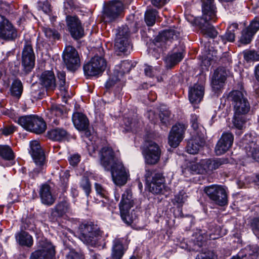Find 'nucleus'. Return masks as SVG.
<instances>
[{
	"label": "nucleus",
	"mask_w": 259,
	"mask_h": 259,
	"mask_svg": "<svg viewBox=\"0 0 259 259\" xmlns=\"http://www.w3.org/2000/svg\"><path fill=\"white\" fill-rule=\"evenodd\" d=\"M57 210H65L70 208L67 200H63L59 202L56 206Z\"/></svg>",
	"instance_id": "nucleus-60"
},
{
	"label": "nucleus",
	"mask_w": 259,
	"mask_h": 259,
	"mask_svg": "<svg viewBox=\"0 0 259 259\" xmlns=\"http://www.w3.org/2000/svg\"><path fill=\"white\" fill-rule=\"evenodd\" d=\"M78 237L84 243L92 246L103 248L105 245L101 232L91 222L80 225Z\"/></svg>",
	"instance_id": "nucleus-2"
},
{
	"label": "nucleus",
	"mask_w": 259,
	"mask_h": 259,
	"mask_svg": "<svg viewBox=\"0 0 259 259\" xmlns=\"http://www.w3.org/2000/svg\"><path fill=\"white\" fill-rule=\"evenodd\" d=\"M48 137L54 141H61L65 139L67 133L63 128H56L48 132Z\"/></svg>",
	"instance_id": "nucleus-34"
},
{
	"label": "nucleus",
	"mask_w": 259,
	"mask_h": 259,
	"mask_svg": "<svg viewBox=\"0 0 259 259\" xmlns=\"http://www.w3.org/2000/svg\"><path fill=\"white\" fill-rule=\"evenodd\" d=\"M80 186L87 196H89L91 191V185L89 178L85 177H83L80 182Z\"/></svg>",
	"instance_id": "nucleus-47"
},
{
	"label": "nucleus",
	"mask_w": 259,
	"mask_h": 259,
	"mask_svg": "<svg viewBox=\"0 0 259 259\" xmlns=\"http://www.w3.org/2000/svg\"><path fill=\"white\" fill-rule=\"evenodd\" d=\"M124 253L122 241L120 239H114L112 247L111 259H121Z\"/></svg>",
	"instance_id": "nucleus-31"
},
{
	"label": "nucleus",
	"mask_w": 259,
	"mask_h": 259,
	"mask_svg": "<svg viewBox=\"0 0 259 259\" xmlns=\"http://www.w3.org/2000/svg\"><path fill=\"white\" fill-rule=\"evenodd\" d=\"M17 36V31L10 21L0 14V38L12 40Z\"/></svg>",
	"instance_id": "nucleus-15"
},
{
	"label": "nucleus",
	"mask_w": 259,
	"mask_h": 259,
	"mask_svg": "<svg viewBox=\"0 0 259 259\" xmlns=\"http://www.w3.org/2000/svg\"><path fill=\"white\" fill-rule=\"evenodd\" d=\"M196 259H217V256L213 251H209L198 254Z\"/></svg>",
	"instance_id": "nucleus-57"
},
{
	"label": "nucleus",
	"mask_w": 259,
	"mask_h": 259,
	"mask_svg": "<svg viewBox=\"0 0 259 259\" xmlns=\"http://www.w3.org/2000/svg\"><path fill=\"white\" fill-rule=\"evenodd\" d=\"M186 198V195L185 192L181 191L179 194L175 195L172 199L174 205L177 206V209L182 208L183 204L184 203Z\"/></svg>",
	"instance_id": "nucleus-45"
},
{
	"label": "nucleus",
	"mask_w": 259,
	"mask_h": 259,
	"mask_svg": "<svg viewBox=\"0 0 259 259\" xmlns=\"http://www.w3.org/2000/svg\"><path fill=\"white\" fill-rule=\"evenodd\" d=\"M34 115L23 116L18 118L17 122L27 131L31 132L33 127V122L35 121L33 119Z\"/></svg>",
	"instance_id": "nucleus-38"
},
{
	"label": "nucleus",
	"mask_w": 259,
	"mask_h": 259,
	"mask_svg": "<svg viewBox=\"0 0 259 259\" xmlns=\"http://www.w3.org/2000/svg\"><path fill=\"white\" fill-rule=\"evenodd\" d=\"M120 215L123 222L127 225H131L136 219L133 211H120Z\"/></svg>",
	"instance_id": "nucleus-44"
},
{
	"label": "nucleus",
	"mask_w": 259,
	"mask_h": 259,
	"mask_svg": "<svg viewBox=\"0 0 259 259\" xmlns=\"http://www.w3.org/2000/svg\"><path fill=\"white\" fill-rule=\"evenodd\" d=\"M29 153L35 164L32 173L37 175L43 172L46 166V158L45 153L37 141H32L30 142Z\"/></svg>",
	"instance_id": "nucleus-5"
},
{
	"label": "nucleus",
	"mask_w": 259,
	"mask_h": 259,
	"mask_svg": "<svg viewBox=\"0 0 259 259\" xmlns=\"http://www.w3.org/2000/svg\"><path fill=\"white\" fill-rule=\"evenodd\" d=\"M184 124H177L173 126L168 136V144L171 147L176 148L184 138L185 131Z\"/></svg>",
	"instance_id": "nucleus-18"
},
{
	"label": "nucleus",
	"mask_w": 259,
	"mask_h": 259,
	"mask_svg": "<svg viewBox=\"0 0 259 259\" xmlns=\"http://www.w3.org/2000/svg\"><path fill=\"white\" fill-rule=\"evenodd\" d=\"M159 117L162 123L167 126L170 124L171 120V113L168 110H165L160 112Z\"/></svg>",
	"instance_id": "nucleus-46"
},
{
	"label": "nucleus",
	"mask_w": 259,
	"mask_h": 259,
	"mask_svg": "<svg viewBox=\"0 0 259 259\" xmlns=\"http://www.w3.org/2000/svg\"><path fill=\"white\" fill-rule=\"evenodd\" d=\"M58 81L56 83L55 76L52 71H45L43 72L40 77L39 81L41 84L47 90L53 91L57 85L61 91L66 89V74L64 71H59L57 73Z\"/></svg>",
	"instance_id": "nucleus-3"
},
{
	"label": "nucleus",
	"mask_w": 259,
	"mask_h": 259,
	"mask_svg": "<svg viewBox=\"0 0 259 259\" xmlns=\"http://www.w3.org/2000/svg\"><path fill=\"white\" fill-rule=\"evenodd\" d=\"M123 10V4L118 1H113L107 4L104 8L103 19L106 22L115 21L121 15Z\"/></svg>",
	"instance_id": "nucleus-7"
},
{
	"label": "nucleus",
	"mask_w": 259,
	"mask_h": 259,
	"mask_svg": "<svg viewBox=\"0 0 259 259\" xmlns=\"http://www.w3.org/2000/svg\"><path fill=\"white\" fill-rule=\"evenodd\" d=\"M204 142V136L202 134H199V136L193 135L192 139L188 142L186 147L187 152L191 154L198 153Z\"/></svg>",
	"instance_id": "nucleus-23"
},
{
	"label": "nucleus",
	"mask_w": 259,
	"mask_h": 259,
	"mask_svg": "<svg viewBox=\"0 0 259 259\" xmlns=\"http://www.w3.org/2000/svg\"><path fill=\"white\" fill-rule=\"evenodd\" d=\"M130 32L127 26H122L117 30L115 39L114 48L118 55L130 53L132 46L129 41Z\"/></svg>",
	"instance_id": "nucleus-4"
},
{
	"label": "nucleus",
	"mask_w": 259,
	"mask_h": 259,
	"mask_svg": "<svg viewBox=\"0 0 259 259\" xmlns=\"http://www.w3.org/2000/svg\"><path fill=\"white\" fill-rule=\"evenodd\" d=\"M185 175L188 172L191 174H199L205 172L204 166L201 164V160L199 163L191 162L183 170Z\"/></svg>",
	"instance_id": "nucleus-33"
},
{
	"label": "nucleus",
	"mask_w": 259,
	"mask_h": 259,
	"mask_svg": "<svg viewBox=\"0 0 259 259\" xmlns=\"http://www.w3.org/2000/svg\"><path fill=\"white\" fill-rule=\"evenodd\" d=\"M38 244L40 248L33 252L29 259H54L55 249L50 242L42 240L39 241Z\"/></svg>",
	"instance_id": "nucleus-13"
},
{
	"label": "nucleus",
	"mask_w": 259,
	"mask_h": 259,
	"mask_svg": "<svg viewBox=\"0 0 259 259\" xmlns=\"http://www.w3.org/2000/svg\"><path fill=\"white\" fill-rule=\"evenodd\" d=\"M209 22L213 21H207L205 22L202 20V18L201 19L200 22V32L205 37L213 38L218 35V32L215 28L209 23Z\"/></svg>",
	"instance_id": "nucleus-27"
},
{
	"label": "nucleus",
	"mask_w": 259,
	"mask_h": 259,
	"mask_svg": "<svg viewBox=\"0 0 259 259\" xmlns=\"http://www.w3.org/2000/svg\"><path fill=\"white\" fill-rule=\"evenodd\" d=\"M255 247L250 246L241 250L236 256H234L231 259H256L257 257V251Z\"/></svg>",
	"instance_id": "nucleus-29"
},
{
	"label": "nucleus",
	"mask_w": 259,
	"mask_h": 259,
	"mask_svg": "<svg viewBox=\"0 0 259 259\" xmlns=\"http://www.w3.org/2000/svg\"><path fill=\"white\" fill-rule=\"evenodd\" d=\"M221 236L219 228L217 227L214 229V231H212L210 230L209 232L206 233L201 231L199 235L197 237V241L198 242V245L199 246H202L204 242L207 240H214Z\"/></svg>",
	"instance_id": "nucleus-25"
},
{
	"label": "nucleus",
	"mask_w": 259,
	"mask_h": 259,
	"mask_svg": "<svg viewBox=\"0 0 259 259\" xmlns=\"http://www.w3.org/2000/svg\"><path fill=\"white\" fill-rule=\"evenodd\" d=\"M109 170L111 171L113 181L116 185L122 186L127 182L128 171L120 160L111 165Z\"/></svg>",
	"instance_id": "nucleus-10"
},
{
	"label": "nucleus",
	"mask_w": 259,
	"mask_h": 259,
	"mask_svg": "<svg viewBox=\"0 0 259 259\" xmlns=\"http://www.w3.org/2000/svg\"><path fill=\"white\" fill-rule=\"evenodd\" d=\"M234 136L231 132L223 133L215 145V154L221 155L225 153L232 146Z\"/></svg>",
	"instance_id": "nucleus-17"
},
{
	"label": "nucleus",
	"mask_w": 259,
	"mask_h": 259,
	"mask_svg": "<svg viewBox=\"0 0 259 259\" xmlns=\"http://www.w3.org/2000/svg\"><path fill=\"white\" fill-rule=\"evenodd\" d=\"M130 63L128 61H123L120 64V70L119 72L121 74L128 72L130 70Z\"/></svg>",
	"instance_id": "nucleus-62"
},
{
	"label": "nucleus",
	"mask_w": 259,
	"mask_h": 259,
	"mask_svg": "<svg viewBox=\"0 0 259 259\" xmlns=\"http://www.w3.org/2000/svg\"><path fill=\"white\" fill-rule=\"evenodd\" d=\"M66 259H84L83 255L74 249H70L66 255Z\"/></svg>",
	"instance_id": "nucleus-54"
},
{
	"label": "nucleus",
	"mask_w": 259,
	"mask_h": 259,
	"mask_svg": "<svg viewBox=\"0 0 259 259\" xmlns=\"http://www.w3.org/2000/svg\"><path fill=\"white\" fill-rule=\"evenodd\" d=\"M204 191L209 198L220 206H225L228 203L226 191L220 186L211 185L206 187Z\"/></svg>",
	"instance_id": "nucleus-9"
},
{
	"label": "nucleus",
	"mask_w": 259,
	"mask_h": 259,
	"mask_svg": "<svg viewBox=\"0 0 259 259\" xmlns=\"http://www.w3.org/2000/svg\"><path fill=\"white\" fill-rule=\"evenodd\" d=\"M222 42L225 44L227 41L230 42H233L235 40V34L234 32H232V30L227 29V30L224 35L219 36Z\"/></svg>",
	"instance_id": "nucleus-49"
},
{
	"label": "nucleus",
	"mask_w": 259,
	"mask_h": 259,
	"mask_svg": "<svg viewBox=\"0 0 259 259\" xmlns=\"http://www.w3.org/2000/svg\"><path fill=\"white\" fill-rule=\"evenodd\" d=\"M44 32L46 36L49 38L58 39L60 37V34L57 30L50 28H45Z\"/></svg>",
	"instance_id": "nucleus-53"
},
{
	"label": "nucleus",
	"mask_w": 259,
	"mask_h": 259,
	"mask_svg": "<svg viewBox=\"0 0 259 259\" xmlns=\"http://www.w3.org/2000/svg\"><path fill=\"white\" fill-rule=\"evenodd\" d=\"M64 62L67 69L74 71L80 66V59L78 52L75 49L71 46H68L63 55Z\"/></svg>",
	"instance_id": "nucleus-16"
},
{
	"label": "nucleus",
	"mask_w": 259,
	"mask_h": 259,
	"mask_svg": "<svg viewBox=\"0 0 259 259\" xmlns=\"http://www.w3.org/2000/svg\"><path fill=\"white\" fill-rule=\"evenodd\" d=\"M16 238L19 244L22 246L31 247L33 243L32 237L27 232L22 231L16 235Z\"/></svg>",
	"instance_id": "nucleus-32"
},
{
	"label": "nucleus",
	"mask_w": 259,
	"mask_h": 259,
	"mask_svg": "<svg viewBox=\"0 0 259 259\" xmlns=\"http://www.w3.org/2000/svg\"><path fill=\"white\" fill-rule=\"evenodd\" d=\"M179 34V33L176 32L175 30H165L159 33L156 38V41L157 42H160L174 39L178 37Z\"/></svg>",
	"instance_id": "nucleus-37"
},
{
	"label": "nucleus",
	"mask_w": 259,
	"mask_h": 259,
	"mask_svg": "<svg viewBox=\"0 0 259 259\" xmlns=\"http://www.w3.org/2000/svg\"><path fill=\"white\" fill-rule=\"evenodd\" d=\"M145 162L149 165L157 164L161 154L160 146L154 141H149L142 152Z\"/></svg>",
	"instance_id": "nucleus-8"
},
{
	"label": "nucleus",
	"mask_w": 259,
	"mask_h": 259,
	"mask_svg": "<svg viewBox=\"0 0 259 259\" xmlns=\"http://www.w3.org/2000/svg\"><path fill=\"white\" fill-rule=\"evenodd\" d=\"M30 94L31 97L34 100L41 98L42 95L39 87H36L34 85H32L31 87Z\"/></svg>",
	"instance_id": "nucleus-55"
},
{
	"label": "nucleus",
	"mask_w": 259,
	"mask_h": 259,
	"mask_svg": "<svg viewBox=\"0 0 259 259\" xmlns=\"http://www.w3.org/2000/svg\"><path fill=\"white\" fill-rule=\"evenodd\" d=\"M153 6L157 8H160L165 5L169 0H151Z\"/></svg>",
	"instance_id": "nucleus-63"
},
{
	"label": "nucleus",
	"mask_w": 259,
	"mask_h": 259,
	"mask_svg": "<svg viewBox=\"0 0 259 259\" xmlns=\"http://www.w3.org/2000/svg\"><path fill=\"white\" fill-rule=\"evenodd\" d=\"M227 73L223 68H218L216 69L212 76L211 86L213 90L218 91L224 85Z\"/></svg>",
	"instance_id": "nucleus-22"
},
{
	"label": "nucleus",
	"mask_w": 259,
	"mask_h": 259,
	"mask_svg": "<svg viewBox=\"0 0 259 259\" xmlns=\"http://www.w3.org/2000/svg\"><path fill=\"white\" fill-rule=\"evenodd\" d=\"M66 22L68 31L74 39H79L84 35V28L81 21L76 16L67 15Z\"/></svg>",
	"instance_id": "nucleus-12"
},
{
	"label": "nucleus",
	"mask_w": 259,
	"mask_h": 259,
	"mask_svg": "<svg viewBox=\"0 0 259 259\" xmlns=\"http://www.w3.org/2000/svg\"><path fill=\"white\" fill-rule=\"evenodd\" d=\"M190 122L191 126L194 130L193 135L199 136V134H202L204 136V129L203 127L198 122V116L196 114H192L191 116Z\"/></svg>",
	"instance_id": "nucleus-40"
},
{
	"label": "nucleus",
	"mask_w": 259,
	"mask_h": 259,
	"mask_svg": "<svg viewBox=\"0 0 259 259\" xmlns=\"http://www.w3.org/2000/svg\"><path fill=\"white\" fill-rule=\"evenodd\" d=\"M100 160L102 165L107 170L111 166L120 160L115 156L113 150L108 147H103L100 152Z\"/></svg>",
	"instance_id": "nucleus-20"
},
{
	"label": "nucleus",
	"mask_w": 259,
	"mask_h": 259,
	"mask_svg": "<svg viewBox=\"0 0 259 259\" xmlns=\"http://www.w3.org/2000/svg\"><path fill=\"white\" fill-rule=\"evenodd\" d=\"M33 119L35 120V121L33 122V127L31 128V132L37 134L44 133L46 130L47 125L44 119L41 117L34 115Z\"/></svg>",
	"instance_id": "nucleus-35"
},
{
	"label": "nucleus",
	"mask_w": 259,
	"mask_h": 259,
	"mask_svg": "<svg viewBox=\"0 0 259 259\" xmlns=\"http://www.w3.org/2000/svg\"><path fill=\"white\" fill-rule=\"evenodd\" d=\"M0 157L6 160L14 159V154L11 147L7 145H0Z\"/></svg>",
	"instance_id": "nucleus-41"
},
{
	"label": "nucleus",
	"mask_w": 259,
	"mask_h": 259,
	"mask_svg": "<svg viewBox=\"0 0 259 259\" xmlns=\"http://www.w3.org/2000/svg\"><path fill=\"white\" fill-rule=\"evenodd\" d=\"M37 9L42 11L45 14H49L51 12V5L46 1L45 2L39 1L37 3Z\"/></svg>",
	"instance_id": "nucleus-52"
},
{
	"label": "nucleus",
	"mask_w": 259,
	"mask_h": 259,
	"mask_svg": "<svg viewBox=\"0 0 259 259\" xmlns=\"http://www.w3.org/2000/svg\"><path fill=\"white\" fill-rule=\"evenodd\" d=\"M225 160L221 158L207 159L201 160V164L204 166L205 172L215 170L225 163Z\"/></svg>",
	"instance_id": "nucleus-28"
},
{
	"label": "nucleus",
	"mask_w": 259,
	"mask_h": 259,
	"mask_svg": "<svg viewBox=\"0 0 259 259\" xmlns=\"http://www.w3.org/2000/svg\"><path fill=\"white\" fill-rule=\"evenodd\" d=\"M204 87L195 84L189 89V99L191 103L197 104L200 102L204 95Z\"/></svg>",
	"instance_id": "nucleus-24"
},
{
	"label": "nucleus",
	"mask_w": 259,
	"mask_h": 259,
	"mask_svg": "<svg viewBox=\"0 0 259 259\" xmlns=\"http://www.w3.org/2000/svg\"><path fill=\"white\" fill-rule=\"evenodd\" d=\"M245 149L248 157L259 161V147L255 143H250L245 146Z\"/></svg>",
	"instance_id": "nucleus-39"
},
{
	"label": "nucleus",
	"mask_w": 259,
	"mask_h": 259,
	"mask_svg": "<svg viewBox=\"0 0 259 259\" xmlns=\"http://www.w3.org/2000/svg\"><path fill=\"white\" fill-rule=\"evenodd\" d=\"M253 36V35L250 32L245 29L242 31L240 41L243 44H248L251 42Z\"/></svg>",
	"instance_id": "nucleus-48"
},
{
	"label": "nucleus",
	"mask_w": 259,
	"mask_h": 259,
	"mask_svg": "<svg viewBox=\"0 0 259 259\" xmlns=\"http://www.w3.org/2000/svg\"><path fill=\"white\" fill-rule=\"evenodd\" d=\"M22 65L26 72L33 68L35 64V55L30 42L26 41L22 54Z\"/></svg>",
	"instance_id": "nucleus-14"
},
{
	"label": "nucleus",
	"mask_w": 259,
	"mask_h": 259,
	"mask_svg": "<svg viewBox=\"0 0 259 259\" xmlns=\"http://www.w3.org/2000/svg\"><path fill=\"white\" fill-rule=\"evenodd\" d=\"M133 207V201L132 199V192L126 190L122 195V199L119 204L120 210H128Z\"/></svg>",
	"instance_id": "nucleus-30"
},
{
	"label": "nucleus",
	"mask_w": 259,
	"mask_h": 259,
	"mask_svg": "<svg viewBox=\"0 0 259 259\" xmlns=\"http://www.w3.org/2000/svg\"><path fill=\"white\" fill-rule=\"evenodd\" d=\"M50 111L52 116L54 115L57 117L61 116L63 113V110L61 108L55 105L51 106Z\"/></svg>",
	"instance_id": "nucleus-58"
},
{
	"label": "nucleus",
	"mask_w": 259,
	"mask_h": 259,
	"mask_svg": "<svg viewBox=\"0 0 259 259\" xmlns=\"http://www.w3.org/2000/svg\"><path fill=\"white\" fill-rule=\"evenodd\" d=\"M157 11L153 9L147 10L145 14V20L148 26H153L155 23Z\"/></svg>",
	"instance_id": "nucleus-42"
},
{
	"label": "nucleus",
	"mask_w": 259,
	"mask_h": 259,
	"mask_svg": "<svg viewBox=\"0 0 259 259\" xmlns=\"http://www.w3.org/2000/svg\"><path fill=\"white\" fill-rule=\"evenodd\" d=\"M183 58V54L181 52L169 54L165 59L166 66L168 68H171L180 62Z\"/></svg>",
	"instance_id": "nucleus-36"
},
{
	"label": "nucleus",
	"mask_w": 259,
	"mask_h": 259,
	"mask_svg": "<svg viewBox=\"0 0 259 259\" xmlns=\"http://www.w3.org/2000/svg\"><path fill=\"white\" fill-rule=\"evenodd\" d=\"M202 2V20L215 21L217 19L216 15V7L214 0H201Z\"/></svg>",
	"instance_id": "nucleus-19"
},
{
	"label": "nucleus",
	"mask_w": 259,
	"mask_h": 259,
	"mask_svg": "<svg viewBox=\"0 0 259 259\" xmlns=\"http://www.w3.org/2000/svg\"><path fill=\"white\" fill-rule=\"evenodd\" d=\"M244 59L247 61H257L259 60V55H258L254 51H250L245 53Z\"/></svg>",
	"instance_id": "nucleus-56"
},
{
	"label": "nucleus",
	"mask_w": 259,
	"mask_h": 259,
	"mask_svg": "<svg viewBox=\"0 0 259 259\" xmlns=\"http://www.w3.org/2000/svg\"><path fill=\"white\" fill-rule=\"evenodd\" d=\"M39 194L41 202L45 205L50 206L53 205L56 200V196L53 193V190L51 186L44 184L40 186Z\"/></svg>",
	"instance_id": "nucleus-21"
},
{
	"label": "nucleus",
	"mask_w": 259,
	"mask_h": 259,
	"mask_svg": "<svg viewBox=\"0 0 259 259\" xmlns=\"http://www.w3.org/2000/svg\"><path fill=\"white\" fill-rule=\"evenodd\" d=\"M95 188L97 194L101 197L105 199L108 198V192L102 185L96 183L95 184Z\"/></svg>",
	"instance_id": "nucleus-50"
},
{
	"label": "nucleus",
	"mask_w": 259,
	"mask_h": 259,
	"mask_svg": "<svg viewBox=\"0 0 259 259\" xmlns=\"http://www.w3.org/2000/svg\"><path fill=\"white\" fill-rule=\"evenodd\" d=\"M80 160V156L77 154H72L68 157L69 163L72 166H76Z\"/></svg>",
	"instance_id": "nucleus-61"
},
{
	"label": "nucleus",
	"mask_w": 259,
	"mask_h": 259,
	"mask_svg": "<svg viewBox=\"0 0 259 259\" xmlns=\"http://www.w3.org/2000/svg\"><path fill=\"white\" fill-rule=\"evenodd\" d=\"M246 29L254 35L259 29V22L256 20L252 21Z\"/></svg>",
	"instance_id": "nucleus-59"
},
{
	"label": "nucleus",
	"mask_w": 259,
	"mask_h": 259,
	"mask_svg": "<svg viewBox=\"0 0 259 259\" xmlns=\"http://www.w3.org/2000/svg\"><path fill=\"white\" fill-rule=\"evenodd\" d=\"M106 67V62L101 57L95 56L83 66L84 73L89 76H96L103 72Z\"/></svg>",
	"instance_id": "nucleus-11"
},
{
	"label": "nucleus",
	"mask_w": 259,
	"mask_h": 259,
	"mask_svg": "<svg viewBox=\"0 0 259 259\" xmlns=\"http://www.w3.org/2000/svg\"><path fill=\"white\" fill-rule=\"evenodd\" d=\"M72 121L75 127L79 131H86L89 122L87 117L82 113L76 112L72 116Z\"/></svg>",
	"instance_id": "nucleus-26"
},
{
	"label": "nucleus",
	"mask_w": 259,
	"mask_h": 259,
	"mask_svg": "<svg viewBox=\"0 0 259 259\" xmlns=\"http://www.w3.org/2000/svg\"><path fill=\"white\" fill-rule=\"evenodd\" d=\"M11 93L13 96L19 98L23 92V85L20 80H15L11 87Z\"/></svg>",
	"instance_id": "nucleus-43"
},
{
	"label": "nucleus",
	"mask_w": 259,
	"mask_h": 259,
	"mask_svg": "<svg viewBox=\"0 0 259 259\" xmlns=\"http://www.w3.org/2000/svg\"><path fill=\"white\" fill-rule=\"evenodd\" d=\"M15 127L14 126L9 125L5 127L2 131L3 135L8 136L12 134L15 131Z\"/></svg>",
	"instance_id": "nucleus-64"
},
{
	"label": "nucleus",
	"mask_w": 259,
	"mask_h": 259,
	"mask_svg": "<svg viewBox=\"0 0 259 259\" xmlns=\"http://www.w3.org/2000/svg\"><path fill=\"white\" fill-rule=\"evenodd\" d=\"M145 179L149 191L155 194L160 193L162 191L165 182L162 174L146 170Z\"/></svg>",
	"instance_id": "nucleus-6"
},
{
	"label": "nucleus",
	"mask_w": 259,
	"mask_h": 259,
	"mask_svg": "<svg viewBox=\"0 0 259 259\" xmlns=\"http://www.w3.org/2000/svg\"><path fill=\"white\" fill-rule=\"evenodd\" d=\"M229 98L233 107V125L237 129L242 130L247 121L246 115L250 110V103L247 97L240 91H232Z\"/></svg>",
	"instance_id": "nucleus-1"
},
{
	"label": "nucleus",
	"mask_w": 259,
	"mask_h": 259,
	"mask_svg": "<svg viewBox=\"0 0 259 259\" xmlns=\"http://www.w3.org/2000/svg\"><path fill=\"white\" fill-rule=\"evenodd\" d=\"M144 72L147 76L152 78L156 76L159 71L157 68H153L151 66L146 65L145 66Z\"/></svg>",
	"instance_id": "nucleus-51"
}]
</instances>
